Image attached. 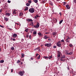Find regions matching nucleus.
Masks as SVG:
<instances>
[{
	"label": "nucleus",
	"mask_w": 76,
	"mask_h": 76,
	"mask_svg": "<svg viewBox=\"0 0 76 76\" xmlns=\"http://www.w3.org/2000/svg\"><path fill=\"white\" fill-rule=\"evenodd\" d=\"M2 11V10L1 9L0 10V12H1H1Z\"/></svg>",
	"instance_id": "53"
},
{
	"label": "nucleus",
	"mask_w": 76,
	"mask_h": 76,
	"mask_svg": "<svg viewBox=\"0 0 76 76\" xmlns=\"http://www.w3.org/2000/svg\"><path fill=\"white\" fill-rule=\"evenodd\" d=\"M7 2L8 3H10L11 2V1H10L8 0Z\"/></svg>",
	"instance_id": "38"
},
{
	"label": "nucleus",
	"mask_w": 76,
	"mask_h": 76,
	"mask_svg": "<svg viewBox=\"0 0 76 76\" xmlns=\"http://www.w3.org/2000/svg\"><path fill=\"white\" fill-rule=\"evenodd\" d=\"M6 15H7V16H9L10 15V13H6Z\"/></svg>",
	"instance_id": "15"
},
{
	"label": "nucleus",
	"mask_w": 76,
	"mask_h": 76,
	"mask_svg": "<svg viewBox=\"0 0 76 76\" xmlns=\"http://www.w3.org/2000/svg\"><path fill=\"white\" fill-rule=\"evenodd\" d=\"M72 52H71L69 53H68V55H71V54H72Z\"/></svg>",
	"instance_id": "23"
},
{
	"label": "nucleus",
	"mask_w": 76,
	"mask_h": 76,
	"mask_svg": "<svg viewBox=\"0 0 76 76\" xmlns=\"http://www.w3.org/2000/svg\"><path fill=\"white\" fill-rule=\"evenodd\" d=\"M13 69H11V73H12V72H13Z\"/></svg>",
	"instance_id": "42"
},
{
	"label": "nucleus",
	"mask_w": 76,
	"mask_h": 76,
	"mask_svg": "<svg viewBox=\"0 0 76 76\" xmlns=\"http://www.w3.org/2000/svg\"><path fill=\"white\" fill-rule=\"evenodd\" d=\"M23 13L22 12H20V16H22V15H23Z\"/></svg>",
	"instance_id": "14"
},
{
	"label": "nucleus",
	"mask_w": 76,
	"mask_h": 76,
	"mask_svg": "<svg viewBox=\"0 0 76 76\" xmlns=\"http://www.w3.org/2000/svg\"><path fill=\"white\" fill-rule=\"evenodd\" d=\"M53 35H56V33L55 32H53Z\"/></svg>",
	"instance_id": "39"
},
{
	"label": "nucleus",
	"mask_w": 76,
	"mask_h": 76,
	"mask_svg": "<svg viewBox=\"0 0 76 76\" xmlns=\"http://www.w3.org/2000/svg\"><path fill=\"white\" fill-rule=\"evenodd\" d=\"M38 35H39V36H41H41H42V34H41V33L40 32L38 33Z\"/></svg>",
	"instance_id": "12"
},
{
	"label": "nucleus",
	"mask_w": 76,
	"mask_h": 76,
	"mask_svg": "<svg viewBox=\"0 0 76 76\" xmlns=\"http://www.w3.org/2000/svg\"><path fill=\"white\" fill-rule=\"evenodd\" d=\"M36 17H37V18H38V17H39V16H38V15H36Z\"/></svg>",
	"instance_id": "41"
},
{
	"label": "nucleus",
	"mask_w": 76,
	"mask_h": 76,
	"mask_svg": "<svg viewBox=\"0 0 76 76\" xmlns=\"http://www.w3.org/2000/svg\"><path fill=\"white\" fill-rule=\"evenodd\" d=\"M33 34H34V35H36L37 34V31H34L33 32Z\"/></svg>",
	"instance_id": "26"
},
{
	"label": "nucleus",
	"mask_w": 76,
	"mask_h": 76,
	"mask_svg": "<svg viewBox=\"0 0 76 76\" xmlns=\"http://www.w3.org/2000/svg\"><path fill=\"white\" fill-rule=\"evenodd\" d=\"M38 55H39L38 54V53H37V54H36V56H38Z\"/></svg>",
	"instance_id": "55"
},
{
	"label": "nucleus",
	"mask_w": 76,
	"mask_h": 76,
	"mask_svg": "<svg viewBox=\"0 0 76 76\" xmlns=\"http://www.w3.org/2000/svg\"><path fill=\"white\" fill-rule=\"evenodd\" d=\"M24 73H25V72H24V71H23V72H19V74L21 76H23V75L24 74Z\"/></svg>",
	"instance_id": "4"
},
{
	"label": "nucleus",
	"mask_w": 76,
	"mask_h": 76,
	"mask_svg": "<svg viewBox=\"0 0 76 76\" xmlns=\"http://www.w3.org/2000/svg\"><path fill=\"white\" fill-rule=\"evenodd\" d=\"M13 12H16V10H14Z\"/></svg>",
	"instance_id": "63"
},
{
	"label": "nucleus",
	"mask_w": 76,
	"mask_h": 76,
	"mask_svg": "<svg viewBox=\"0 0 76 76\" xmlns=\"http://www.w3.org/2000/svg\"><path fill=\"white\" fill-rule=\"evenodd\" d=\"M69 7V5L67 4L66 5V8L67 9H70V7Z\"/></svg>",
	"instance_id": "8"
},
{
	"label": "nucleus",
	"mask_w": 76,
	"mask_h": 76,
	"mask_svg": "<svg viewBox=\"0 0 76 76\" xmlns=\"http://www.w3.org/2000/svg\"><path fill=\"white\" fill-rule=\"evenodd\" d=\"M39 47L36 48L35 49H34V50H38V49H39Z\"/></svg>",
	"instance_id": "37"
},
{
	"label": "nucleus",
	"mask_w": 76,
	"mask_h": 76,
	"mask_svg": "<svg viewBox=\"0 0 76 76\" xmlns=\"http://www.w3.org/2000/svg\"><path fill=\"white\" fill-rule=\"evenodd\" d=\"M13 14H16V13L15 12H13Z\"/></svg>",
	"instance_id": "49"
},
{
	"label": "nucleus",
	"mask_w": 76,
	"mask_h": 76,
	"mask_svg": "<svg viewBox=\"0 0 76 76\" xmlns=\"http://www.w3.org/2000/svg\"><path fill=\"white\" fill-rule=\"evenodd\" d=\"M60 61H65V60L63 59L62 58H61L60 59Z\"/></svg>",
	"instance_id": "22"
},
{
	"label": "nucleus",
	"mask_w": 76,
	"mask_h": 76,
	"mask_svg": "<svg viewBox=\"0 0 76 76\" xmlns=\"http://www.w3.org/2000/svg\"><path fill=\"white\" fill-rule=\"evenodd\" d=\"M45 34H49V32H46V33H45Z\"/></svg>",
	"instance_id": "51"
},
{
	"label": "nucleus",
	"mask_w": 76,
	"mask_h": 76,
	"mask_svg": "<svg viewBox=\"0 0 76 76\" xmlns=\"http://www.w3.org/2000/svg\"><path fill=\"white\" fill-rule=\"evenodd\" d=\"M13 37V38H16V37H17V34H14L13 36H12Z\"/></svg>",
	"instance_id": "7"
},
{
	"label": "nucleus",
	"mask_w": 76,
	"mask_h": 76,
	"mask_svg": "<svg viewBox=\"0 0 76 76\" xmlns=\"http://www.w3.org/2000/svg\"><path fill=\"white\" fill-rule=\"evenodd\" d=\"M14 49V48L13 47H12L11 48V50H12V51H13V50Z\"/></svg>",
	"instance_id": "30"
},
{
	"label": "nucleus",
	"mask_w": 76,
	"mask_h": 76,
	"mask_svg": "<svg viewBox=\"0 0 76 76\" xmlns=\"http://www.w3.org/2000/svg\"><path fill=\"white\" fill-rule=\"evenodd\" d=\"M15 24H17V25H19V24L17 23H16L15 22Z\"/></svg>",
	"instance_id": "43"
},
{
	"label": "nucleus",
	"mask_w": 76,
	"mask_h": 76,
	"mask_svg": "<svg viewBox=\"0 0 76 76\" xmlns=\"http://www.w3.org/2000/svg\"><path fill=\"white\" fill-rule=\"evenodd\" d=\"M34 17H35V19H37V17H36V16H35Z\"/></svg>",
	"instance_id": "57"
},
{
	"label": "nucleus",
	"mask_w": 76,
	"mask_h": 76,
	"mask_svg": "<svg viewBox=\"0 0 76 76\" xmlns=\"http://www.w3.org/2000/svg\"><path fill=\"white\" fill-rule=\"evenodd\" d=\"M56 46H53V48H56Z\"/></svg>",
	"instance_id": "47"
},
{
	"label": "nucleus",
	"mask_w": 76,
	"mask_h": 76,
	"mask_svg": "<svg viewBox=\"0 0 76 76\" xmlns=\"http://www.w3.org/2000/svg\"><path fill=\"white\" fill-rule=\"evenodd\" d=\"M39 23H37V24L36 25H34V28H38L39 26Z\"/></svg>",
	"instance_id": "5"
},
{
	"label": "nucleus",
	"mask_w": 76,
	"mask_h": 76,
	"mask_svg": "<svg viewBox=\"0 0 76 76\" xmlns=\"http://www.w3.org/2000/svg\"><path fill=\"white\" fill-rule=\"evenodd\" d=\"M23 64V63L22 62H21V64Z\"/></svg>",
	"instance_id": "59"
},
{
	"label": "nucleus",
	"mask_w": 76,
	"mask_h": 76,
	"mask_svg": "<svg viewBox=\"0 0 76 76\" xmlns=\"http://www.w3.org/2000/svg\"><path fill=\"white\" fill-rule=\"evenodd\" d=\"M49 38V37H47V35H45V36L44 39H47V38Z\"/></svg>",
	"instance_id": "11"
},
{
	"label": "nucleus",
	"mask_w": 76,
	"mask_h": 76,
	"mask_svg": "<svg viewBox=\"0 0 76 76\" xmlns=\"http://www.w3.org/2000/svg\"><path fill=\"white\" fill-rule=\"evenodd\" d=\"M28 3H29L30 4H31L32 2V1L31 0H29L28 1Z\"/></svg>",
	"instance_id": "25"
},
{
	"label": "nucleus",
	"mask_w": 76,
	"mask_h": 76,
	"mask_svg": "<svg viewBox=\"0 0 76 76\" xmlns=\"http://www.w3.org/2000/svg\"><path fill=\"white\" fill-rule=\"evenodd\" d=\"M28 10V7H26V9L25 10Z\"/></svg>",
	"instance_id": "24"
},
{
	"label": "nucleus",
	"mask_w": 76,
	"mask_h": 76,
	"mask_svg": "<svg viewBox=\"0 0 76 76\" xmlns=\"http://www.w3.org/2000/svg\"><path fill=\"white\" fill-rule=\"evenodd\" d=\"M26 37H27V38L28 37H29V35L28 34L27 35Z\"/></svg>",
	"instance_id": "46"
},
{
	"label": "nucleus",
	"mask_w": 76,
	"mask_h": 76,
	"mask_svg": "<svg viewBox=\"0 0 76 76\" xmlns=\"http://www.w3.org/2000/svg\"><path fill=\"white\" fill-rule=\"evenodd\" d=\"M51 58H52V56H49V57H48V58L50 60V59H51Z\"/></svg>",
	"instance_id": "28"
},
{
	"label": "nucleus",
	"mask_w": 76,
	"mask_h": 76,
	"mask_svg": "<svg viewBox=\"0 0 76 76\" xmlns=\"http://www.w3.org/2000/svg\"><path fill=\"white\" fill-rule=\"evenodd\" d=\"M20 63V60H18L17 62V63L18 64V63Z\"/></svg>",
	"instance_id": "16"
},
{
	"label": "nucleus",
	"mask_w": 76,
	"mask_h": 76,
	"mask_svg": "<svg viewBox=\"0 0 76 76\" xmlns=\"http://www.w3.org/2000/svg\"><path fill=\"white\" fill-rule=\"evenodd\" d=\"M65 55H64L61 57V58H65Z\"/></svg>",
	"instance_id": "10"
},
{
	"label": "nucleus",
	"mask_w": 76,
	"mask_h": 76,
	"mask_svg": "<svg viewBox=\"0 0 76 76\" xmlns=\"http://www.w3.org/2000/svg\"><path fill=\"white\" fill-rule=\"evenodd\" d=\"M58 54H61V52H60L59 51H58Z\"/></svg>",
	"instance_id": "33"
},
{
	"label": "nucleus",
	"mask_w": 76,
	"mask_h": 76,
	"mask_svg": "<svg viewBox=\"0 0 76 76\" xmlns=\"http://www.w3.org/2000/svg\"><path fill=\"white\" fill-rule=\"evenodd\" d=\"M75 3H76V0H74Z\"/></svg>",
	"instance_id": "52"
},
{
	"label": "nucleus",
	"mask_w": 76,
	"mask_h": 76,
	"mask_svg": "<svg viewBox=\"0 0 76 76\" xmlns=\"http://www.w3.org/2000/svg\"><path fill=\"white\" fill-rule=\"evenodd\" d=\"M28 29H26L25 30V31H26V32H28Z\"/></svg>",
	"instance_id": "27"
},
{
	"label": "nucleus",
	"mask_w": 76,
	"mask_h": 76,
	"mask_svg": "<svg viewBox=\"0 0 76 76\" xmlns=\"http://www.w3.org/2000/svg\"><path fill=\"white\" fill-rule=\"evenodd\" d=\"M63 20H61L59 22V24H60L61 23H62V22H63Z\"/></svg>",
	"instance_id": "21"
},
{
	"label": "nucleus",
	"mask_w": 76,
	"mask_h": 76,
	"mask_svg": "<svg viewBox=\"0 0 76 76\" xmlns=\"http://www.w3.org/2000/svg\"><path fill=\"white\" fill-rule=\"evenodd\" d=\"M1 63H4V60H1L0 61Z\"/></svg>",
	"instance_id": "17"
},
{
	"label": "nucleus",
	"mask_w": 76,
	"mask_h": 76,
	"mask_svg": "<svg viewBox=\"0 0 76 76\" xmlns=\"http://www.w3.org/2000/svg\"><path fill=\"white\" fill-rule=\"evenodd\" d=\"M29 12H30V13H34L35 12L34 9L33 8H30L29 10Z\"/></svg>",
	"instance_id": "2"
},
{
	"label": "nucleus",
	"mask_w": 76,
	"mask_h": 76,
	"mask_svg": "<svg viewBox=\"0 0 76 76\" xmlns=\"http://www.w3.org/2000/svg\"><path fill=\"white\" fill-rule=\"evenodd\" d=\"M67 69L68 70H69V67H67Z\"/></svg>",
	"instance_id": "58"
},
{
	"label": "nucleus",
	"mask_w": 76,
	"mask_h": 76,
	"mask_svg": "<svg viewBox=\"0 0 76 76\" xmlns=\"http://www.w3.org/2000/svg\"><path fill=\"white\" fill-rule=\"evenodd\" d=\"M13 41H16V39H13Z\"/></svg>",
	"instance_id": "48"
},
{
	"label": "nucleus",
	"mask_w": 76,
	"mask_h": 76,
	"mask_svg": "<svg viewBox=\"0 0 76 76\" xmlns=\"http://www.w3.org/2000/svg\"><path fill=\"white\" fill-rule=\"evenodd\" d=\"M57 45L58 46V47H61V42H60V41H59L58 43H57Z\"/></svg>",
	"instance_id": "3"
},
{
	"label": "nucleus",
	"mask_w": 76,
	"mask_h": 76,
	"mask_svg": "<svg viewBox=\"0 0 76 76\" xmlns=\"http://www.w3.org/2000/svg\"><path fill=\"white\" fill-rule=\"evenodd\" d=\"M59 15H60V16H61V12H60Z\"/></svg>",
	"instance_id": "54"
},
{
	"label": "nucleus",
	"mask_w": 76,
	"mask_h": 76,
	"mask_svg": "<svg viewBox=\"0 0 76 76\" xmlns=\"http://www.w3.org/2000/svg\"><path fill=\"white\" fill-rule=\"evenodd\" d=\"M25 55L24 54L22 53L21 54V58H23V57H24V56Z\"/></svg>",
	"instance_id": "13"
},
{
	"label": "nucleus",
	"mask_w": 76,
	"mask_h": 76,
	"mask_svg": "<svg viewBox=\"0 0 76 76\" xmlns=\"http://www.w3.org/2000/svg\"><path fill=\"white\" fill-rule=\"evenodd\" d=\"M70 37H68V38H67L66 39V40H68V39H70Z\"/></svg>",
	"instance_id": "36"
},
{
	"label": "nucleus",
	"mask_w": 76,
	"mask_h": 76,
	"mask_svg": "<svg viewBox=\"0 0 76 76\" xmlns=\"http://www.w3.org/2000/svg\"><path fill=\"white\" fill-rule=\"evenodd\" d=\"M27 21L28 22H32L33 21V20H32V19H27Z\"/></svg>",
	"instance_id": "6"
},
{
	"label": "nucleus",
	"mask_w": 76,
	"mask_h": 76,
	"mask_svg": "<svg viewBox=\"0 0 76 76\" xmlns=\"http://www.w3.org/2000/svg\"><path fill=\"white\" fill-rule=\"evenodd\" d=\"M65 54H66V55H69V53H68V52H66L65 53Z\"/></svg>",
	"instance_id": "34"
},
{
	"label": "nucleus",
	"mask_w": 76,
	"mask_h": 76,
	"mask_svg": "<svg viewBox=\"0 0 76 76\" xmlns=\"http://www.w3.org/2000/svg\"><path fill=\"white\" fill-rule=\"evenodd\" d=\"M31 26H33L34 25V22H31Z\"/></svg>",
	"instance_id": "29"
},
{
	"label": "nucleus",
	"mask_w": 76,
	"mask_h": 76,
	"mask_svg": "<svg viewBox=\"0 0 76 76\" xmlns=\"http://www.w3.org/2000/svg\"><path fill=\"white\" fill-rule=\"evenodd\" d=\"M51 45H52L51 43H48L45 45V47H51Z\"/></svg>",
	"instance_id": "1"
},
{
	"label": "nucleus",
	"mask_w": 76,
	"mask_h": 76,
	"mask_svg": "<svg viewBox=\"0 0 76 76\" xmlns=\"http://www.w3.org/2000/svg\"><path fill=\"white\" fill-rule=\"evenodd\" d=\"M40 55H39V56L37 58V59H39L40 58Z\"/></svg>",
	"instance_id": "31"
},
{
	"label": "nucleus",
	"mask_w": 76,
	"mask_h": 76,
	"mask_svg": "<svg viewBox=\"0 0 76 76\" xmlns=\"http://www.w3.org/2000/svg\"><path fill=\"white\" fill-rule=\"evenodd\" d=\"M44 58L45 59H46V58H48V57L47 56H44Z\"/></svg>",
	"instance_id": "32"
},
{
	"label": "nucleus",
	"mask_w": 76,
	"mask_h": 76,
	"mask_svg": "<svg viewBox=\"0 0 76 76\" xmlns=\"http://www.w3.org/2000/svg\"><path fill=\"white\" fill-rule=\"evenodd\" d=\"M26 5L27 6H30V4L28 3H27L26 4Z\"/></svg>",
	"instance_id": "20"
},
{
	"label": "nucleus",
	"mask_w": 76,
	"mask_h": 76,
	"mask_svg": "<svg viewBox=\"0 0 76 76\" xmlns=\"http://www.w3.org/2000/svg\"><path fill=\"white\" fill-rule=\"evenodd\" d=\"M34 3H37V2H38V0H34Z\"/></svg>",
	"instance_id": "19"
},
{
	"label": "nucleus",
	"mask_w": 76,
	"mask_h": 76,
	"mask_svg": "<svg viewBox=\"0 0 76 76\" xmlns=\"http://www.w3.org/2000/svg\"><path fill=\"white\" fill-rule=\"evenodd\" d=\"M0 27H1L2 28H4V26H1L0 25Z\"/></svg>",
	"instance_id": "40"
},
{
	"label": "nucleus",
	"mask_w": 76,
	"mask_h": 76,
	"mask_svg": "<svg viewBox=\"0 0 76 76\" xmlns=\"http://www.w3.org/2000/svg\"><path fill=\"white\" fill-rule=\"evenodd\" d=\"M9 29H10V31H12V28H8Z\"/></svg>",
	"instance_id": "56"
},
{
	"label": "nucleus",
	"mask_w": 76,
	"mask_h": 76,
	"mask_svg": "<svg viewBox=\"0 0 76 76\" xmlns=\"http://www.w3.org/2000/svg\"><path fill=\"white\" fill-rule=\"evenodd\" d=\"M29 37L30 38V39H31V35H29Z\"/></svg>",
	"instance_id": "45"
},
{
	"label": "nucleus",
	"mask_w": 76,
	"mask_h": 76,
	"mask_svg": "<svg viewBox=\"0 0 76 76\" xmlns=\"http://www.w3.org/2000/svg\"><path fill=\"white\" fill-rule=\"evenodd\" d=\"M66 41L67 42H69V41H68L67 40H66Z\"/></svg>",
	"instance_id": "62"
},
{
	"label": "nucleus",
	"mask_w": 76,
	"mask_h": 76,
	"mask_svg": "<svg viewBox=\"0 0 76 76\" xmlns=\"http://www.w3.org/2000/svg\"><path fill=\"white\" fill-rule=\"evenodd\" d=\"M69 46L70 47H73V45L72 44H70Z\"/></svg>",
	"instance_id": "18"
},
{
	"label": "nucleus",
	"mask_w": 76,
	"mask_h": 76,
	"mask_svg": "<svg viewBox=\"0 0 76 76\" xmlns=\"http://www.w3.org/2000/svg\"><path fill=\"white\" fill-rule=\"evenodd\" d=\"M58 57H60V54H58Z\"/></svg>",
	"instance_id": "35"
},
{
	"label": "nucleus",
	"mask_w": 76,
	"mask_h": 76,
	"mask_svg": "<svg viewBox=\"0 0 76 76\" xmlns=\"http://www.w3.org/2000/svg\"><path fill=\"white\" fill-rule=\"evenodd\" d=\"M31 60H33V58H31Z\"/></svg>",
	"instance_id": "60"
},
{
	"label": "nucleus",
	"mask_w": 76,
	"mask_h": 76,
	"mask_svg": "<svg viewBox=\"0 0 76 76\" xmlns=\"http://www.w3.org/2000/svg\"><path fill=\"white\" fill-rule=\"evenodd\" d=\"M55 19L56 21H57V19H56V18H55Z\"/></svg>",
	"instance_id": "64"
},
{
	"label": "nucleus",
	"mask_w": 76,
	"mask_h": 76,
	"mask_svg": "<svg viewBox=\"0 0 76 76\" xmlns=\"http://www.w3.org/2000/svg\"><path fill=\"white\" fill-rule=\"evenodd\" d=\"M4 19L6 21H8V20H9V19L8 18H6V17L4 18Z\"/></svg>",
	"instance_id": "9"
},
{
	"label": "nucleus",
	"mask_w": 76,
	"mask_h": 76,
	"mask_svg": "<svg viewBox=\"0 0 76 76\" xmlns=\"http://www.w3.org/2000/svg\"><path fill=\"white\" fill-rule=\"evenodd\" d=\"M61 42H64V39H62L61 40Z\"/></svg>",
	"instance_id": "50"
},
{
	"label": "nucleus",
	"mask_w": 76,
	"mask_h": 76,
	"mask_svg": "<svg viewBox=\"0 0 76 76\" xmlns=\"http://www.w3.org/2000/svg\"><path fill=\"white\" fill-rule=\"evenodd\" d=\"M11 40H13V38H11Z\"/></svg>",
	"instance_id": "61"
},
{
	"label": "nucleus",
	"mask_w": 76,
	"mask_h": 76,
	"mask_svg": "<svg viewBox=\"0 0 76 76\" xmlns=\"http://www.w3.org/2000/svg\"><path fill=\"white\" fill-rule=\"evenodd\" d=\"M23 41H24V39H22L21 40V41L22 42H23Z\"/></svg>",
	"instance_id": "44"
}]
</instances>
